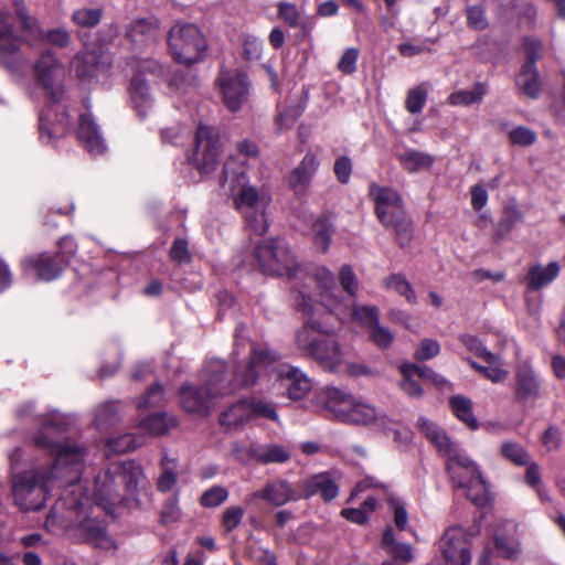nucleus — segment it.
<instances>
[{"mask_svg": "<svg viewBox=\"0 0 565 565\" xmlns=\"http://www.w3.org/2000/svg\"><path fill=\"white\" fill-rule=\"evenodd\" d=\"M279 17L290 26L295 28L299 22V11L292 3H280L278 7Z\"/></svg>", "mask_w": 565, "mask_h": 565, "instance_id": "nucleus-59", "label": "nucleus"}, {"mask_svg": "<svg viewBox=\"0 0 565 565\" xmlns=\"http://www.w3.org/2000/svg\"><path fill=\"white\" fill-rule=\"evenodd\" d=\"M467 19L469 25L476 30H484L488 26L484 10L479 6L468 7Z\"/></svg>", "mask_w": 565, "mask_h": 565, "instance_id": "nucleus-56", "label": "nucleus"}, {"mask_svg": "<svg viewBox=\"0 0 565 565\" xmlns=\"http://www.w3.org/2000/svg\"><path fill=\"white\" fill-rule=\"evenodd\" d=\"M515 380V393L519 397L524 399L539 397L540 381L527 363L519 364Z\"/></svg>", "mask_w": 565, "mask_h": 565, "instance_id": "nucleus-26", "label": "nucleus"}, {"mask_svg": "<svg viewBox=\"0 0 565 565\" xmlns=\"http://www.w3.org/2000/svg\"><path fill=\"white\" fill-rule=\"evenodd\" d=\"M339 281L343 290L347 291L348 295H350L351 297L356 296L360 288V282L351 266L343 265L340 268Z\"/></svg>", "mask_w": 565, "mask_h": 565, "instance_id": "nucleus-47", "label": "nucleus"}, {"mask_svg": "<svg viewBox=\"0 0 565 565\" xmlns=\"http://www.w3.org/2000/svg\"><path fill=\"white\" fill-rule=\"evenodd\" d=\"M340 372H344L355 377L373 375V370L370 366L363 363L349 362L348 355H345V362L343 364V369Z\"/></svg>", "mask_w": 565, "mask_h": 565, "instance_id": "nucleus-60", "label": "nucleus"}, {"mask_svg": "<svg viewBox=\"0 0 565 565\" xmlns=\"http://www.w3.org/2000/svg\"><path fill=\"white\" fill-rule=\"evenodd\" d=\"M370 340L380 349H387L394 342L393 332L379 321L369 331Z\"/></svg>", "mask_w": 565, "mask_h": 565, "instance_id": "nucleus-44", "label": "nucleus"}, {"mask_svg": "<svg viewBox=\"0 0 565 565\" xmlns=\"http://www.w3.org/2000/svg\"><path fill=\"white\" fill-rule=\"evenodd\" d=\"M301 499V493L285 479H276L266 482L259 490L250 493L246 498L248 504H254L257 500H263L274 507H282L289 502Z\"/></svg>", "mask_w": 565, "mask_h": 565, "instance_id": "nucleus-18", "label": "nucleus"}, {"mask_svg": "<svg viewBox=\"0 0 565 565\" xmlns=\"http://www.w3.org/2000/svg\"><path fill=\"white\" fill-rule=\"evenodd\" d=\"M253 458L262 463H284L290 459V451L287 447L281 445H265L256 447L252 450Z\"/></svg>", "mask_w": 565, "mask_h": 565, "instance_id": "nucleus-29", "label": "nucleus"}, {"mask_svg": "<svg viewBox=\"0 0 565 565\" xmlns=\"http://www.w3.org/2000/svg\"><path fill=\"white\" fill-rule=\"evenodd\" d=\"M162 401H163V388L161 385L154 384L147 391V393L143 396L138 398L137 407L142 408V407L157 406V405H160Z\"/></svg>", "mask_w": 565, "mask_h": 565, "instance_id": "nucleus-52", "label": "nucleus"}, {"mask_svg": "<svg viewBox=\"0 0 565 565\" xmlns=\"http://www.w3.org/2000/svg\"><path fill=\"white\" fill-rule=\"evenodd\" d=\"M110 67V56L102 50L85 51L76 57L77 77L82 82L104 75Z\"/></svg>", "mask_w": 565, "mask_h": 565, "instance_id": "nucleus-19", "label": "nucleus"}, {"mask_svg": "<svg viewBox=\"0 0 565 565\" xmlns=\"http://www.w3.org/2000/svg\"><path fill=\"white\" fill-rule=\"evenodd\" d=\"M315 245L323 253L329 249L334 232L333 221L329 215H320L310 225Z\"/></svg>", "mask_w": 565, "mask_h": 565, "instance_id": "nucleus-27", "label": "nucleus"}, {"mask_svg": "<svg viewBox=\"0 0 565 565\" xmlns=\"http://www.w3.org/2000/svg\"><path fill=\"white\" fill-rule=\"evenodd\" d=\"M77 531L85 532L86 540H88L96 547L103 550H110L115 547V542L107 535L104 526L95 520H85V522L79 525Z\"/></svg>", "mask_w": 565, "mask_h": 565, "instance_id": "nucleus-31", "label": "nucleus"}, {"mask_svg": "<svg viewBox=\"0 0 565 565\" xmlns=\"http://www.w3.org/2000/svg\"><path fill=\"white\" fill-rule=\"evenodd\" d=\"M70 420L67 416L51 413L43 416L33 437L34 445L49 452V469L22 471L12 477L14 504L24 512L42 510L63 473L71 471Z\"/></svg>", "mask_w": 565, "mask_h": 565, "instance_id": "nucleus-2", "label": "nucleus"}, {"mask_svg": "<svg viewBox=\"0 0 565 565\" xmlns=\"http://www.w3.org/2000/svg\"><path fill=\"white\" fill-rule=\"evenodd\" d=\"M249 418V411L247 401L238 402L232 405L228 409L222 413L221 424L227 427H234L247 422Z\"/></svg>", "mask_w": 565, "mask_h": 565, "instance_id": "nucleus-40", "label": "nucleus"}, {"mask_svg": "<svg viewBox=\"0 0 565 565\" xmlns=\"http://www.w3.org/2000/svg\"><path fill=\"white\" fill-rule=\"evenodd\" d=\"M262 273L269 276H294L299 263L288 244L280 238L260 239L253 247Z\"/></svg>", "mask_w": 565, "mask_h": 565, "instance_id": "nucleus-8", "label": "nucleus"}, {"mask_svg": "<svg viewBox=\"0 0 565 565\" xmlns=\"http://www.w3.org/2000/svg\"><path fill=\"white\" fill-rule=\"evenodd\" d=\"M347 424L363 426H374L384 430L387 435L392 434L395 439L401 435L398 424L393 423L386 416L382 415L373 405L361 398H356L352 412L349 414Z\"/></svg>", "mask_w": 565, "mask_h": 565, "instance_id": "nucleus-17", "label": "nucleus"}, {"mask_svg": "<svg viewBox=\"0 0 565 565\" xmlns=\"http://www.w3.org/2000/svg\"><path fill=\"white\" fill-rule=\"evenodd\" d=\"M302 108L294 105L279 110L275 118V125L278 131H285L294 127L297 119L300 117Z\"/></svg>", "mask_w": 565, "mask_h": 565, "instance_id": "nucleus-43", "label": "nucleus"}, {"mask_svg": "<svg viewBox=\"0 0 565 565\" xmlns=\"http://www.w3.org/2000/svg\"><path fill=\"white\" fill-rule=\"evenodd\" d=\"M129 96L138 116L146 117L154 105L148 81L142 74H136L130 82Z\"/></svg>", "mask_w": 565, "mask_h": 565, "instance_id": "nucleus-24", "label": "nucleus"}, {"mask_svg": "<svg viewBox=\"0 0 565 565\" xmlns=\"http://www.w3.org/2000/svg\"><path fill=\"white\" fill-rule=\"evenodd\" d=\"M460 341L462 342V344L472 353H475L476 355L480 356V358H483L486 356L487 353H490V351H488L483 344L481 343V341L473 337V335H470V334H463L460 337Z\"/></svg>", "mask_w": 565, "mask_h": 565, "instance_id": "nucleus-63", "label": "nucleus"}, {"mask_svg": "<svg viewBox=\"0 0 565 565\" xmlns=\"http://www.w3.org/2000/svg\"><path fill=\"white\" fill-rule=\"evenodd\" d=\"M158 30V22L154 19H137L127 28V36L132 42H141L143 39L154 38Z\"/></svg>", "mask_w": 565, "mask_h": 565, "instance_id": "nucleus-35", "label": "nucleus"}, {"mask_svg": "<svg viewBox=\"0 0 565 565\" xmlns=\"http://www.w3.org/2000/svg\"><path fill=\"white\" fill-rule=\"evenodd\" d=\"M313 280L316 290L302 295L299 303L306 321L296 331L295 343L305 355L313 359L323 370L340 372L348 353L335 339L331 338L334 328L329 318L337 315L342 319L347 308L338 299V287L330 269L317 268Z\"/></svg>", "mask_w": 565, "mask_h": 565, "instance_id": "nucleus-1", "label": "nucleus"}, {"mask_svg": "<svg viewBox=\"0 0 565 565\" xmlns=\"http://www.w3.org/2000/svg\"><path fill=\"white\" fill-rule=\"evenodd\" d=\"M510 142L514 146L527 147L536 141L535 132L524 126H519L509 132Z\"/></svg>", "mask_w": 565, "mask_h": 565, "instance_id": "nucleus-48", "label": "nucleus"}, {"mask_svg": "<svg viewBox=\"0 0 565 565\" xmlns=\"http://www.w3.org/2000/svg\"><path fill=\"white\" fill-rule=\"evenodd\" d=\"M403 380L401 382V388L405 394L409 397H420L423 395V390L419 384L414 380L413 372H408V374H402Z\"/></svg>", "mask_w": 565, "mask_h": 565, "instance_id": "nucleus-61", "label": "nucleus"}, {"mask_svg": "<svg viewBox=\"0 0 565 565\" xmlns=\"http://www.w3.org/2000/svg\"><path fill=\"white\" fill-rule=\"evenodd\" d=\"M359 58V50L349 47L344 51L338 62V68L344 74H352L356 70V62Z\"/></svg>", "mask_w": 565, "mask_h": 565, "instance_id": "nucleus-54", "label": "nucleus"}, {"mask_svg": "<svg viewBox=\"0 0 565 565\" xmlns=\"http://www.w3.org/2000/svg\"><path fill=\"white\" fill-rule=\"evenodd\" d=\"M244 516V510L241 507H230L223 512L222 524L227 532L233 531L239 525Z\"/></svg>", "mask_w": 565, "mask_h": 565, "instance_id": "nucleus-55", "label": "nucleus"}, {"mask_svg": "<svg viewBox=\"0 0 565 565\" xmlns=\"http://www.w3.org/2000/svg\"><path fill=\"white\" fill-rule=\"evenodd\" d=\"M301 498H310L320 494L326 501L333 500L338 493L339 488L334 480L327 472L318 473L305 479L301 482Z\"/></svg>", "mask_w": 565, "mask_h": 565, "instance_id": "nucleus-25", "label": "nucleus"}, {"mask_svg": "<svg viewBox=\"0 0 565 565\" xmlns=\"http://www.w3.org/2000/svg\"><path fill=\"white\" fill-rule=\"evenodd\" d=\"M450 406L456 417L469 428L476 429L478 427V420L472 414L471 399L460 395L454 396L450 398Z\"/></svg>", "mask_w": 565, "mask_h": 565, "instance_id": "nucleus-36", "label": "nucleus"}, {"mask_svg": "<svg viewBox=\"0 0 565 565\" xmlns=\"http://www.w3.org/2000/svg\"><path fill=\"white\" fill-rule=\"evenodd\" d=\"M22 274L40 281H52L61 276L67 265L64 253H36L21 259Z\"/></svg>", "mask_w": 565, "mask_h": 565, "instance_id": "nucleus-12", "label": "nucleus"}, {"mask_svg": "<svg viewBox=\"0 0 565 565\" xmlns=\"http://www.w3.org/2000/svg\"><path fill=\"white\" fill-rule=\"evenodd\" d=\"M247 169L244 164L231 160L224 166L221 186L234 198L236 207L243 213L250 231L264 235L268 230L266 209L270 198L249 185Z\"/></svg>", "mask_w": 565, "mask_h": 565, "instance_id": "nucleus-4", "label": "nucleus"}, {"mask_svg": "<svg viewBox=\"0 0 565 565\" xmlns=\"http://www.w3.org/2000/svg\"><path fill=\"white\" fill-rule=\"evenodd\" d=\"M487 93V85L481 82H477L469 88L458 89L451 93L448 97V102L452 106L469 107L475 104H480Z\"/></svg>", "mask_w": 565, "mask_h": 565, "instance_id": "nucleus-28", "label": "nucleus"}, {"mask_svg": "<svg viewBox=\"0 0 565 565\" xmlns=\"http://www.w3.org/2000/svg\"><path fill=\"white\" fill-rule=\"evenodd\" d=\"M473 535L459 525L447 527L438 542V565H470Z\"/></svg>", "mask_w": 565, "mask_h": 565, "instance_id": "nucleus-11", "label": "nucleus"}, {"mask_svg": "<svg viewBox=\"0 0 565 565\" xmlns=\"http://www.w3.org/2000/svg\"><path fill=\"white\" fill-rule=\"evenodd\" d=\"M524 50L527 62L523 65L518 75L516 84L526 96L536 98L541 92L542 84L535 67V62L540 57L542 44L539 40L525 39Z\"/></svg>", "mask_w": 565, "mask_h": 565, "instance_id": "nucleus-16", "label": "nucleus"}, {"mask_svg": "<svg viewBox=\"0 0 565 565\" xmlns=\"http://www.w3.org/2000/svg\"><path fill=\"white\" fill-rule=\"evenodd\" d=\"M398 160L402 168L408 173L428 170L434 162L431 156L416 150H408L398 154Z\"/></svg>", "mask_w": 565, "mask_h": 565, "instance_id": "nucleus-34", "label": "nucleus"}, {"mask_svg": "<svg viewBox=\"0 0 565 565\" xmlns=\"http://www.w3.org/2000/svg\"><path fill=\"white\" fill-rule=\"evenodd\" d=\"M559 273V265L555 262L546 266H533L527 275V286L530 289L539 290L542 287L551 284Z\"/></svg>", "mask_w": 565, "mask_h": 565, "instance_id": "nucleus-30", "label": "nucleus"}, {"mask_svg": "<svg viewBox=\"0 0 565 565\" xmlns=\"http://www.w3.org/2000/svg\"><path fill=\"white\" fill-rule=\"evenodd\" d=\"M262 41L258 38L248 35L244 39L243 54L246 60H258L262 55Z\"/></svg>", "mask_w": 565, "mask_h": 565, "instance_id": "nucleus-57", "label": "nucleus"}, {"mask_svg": "<svg viewBox=\"0 0 565 565\" xmlns=\"http://www.w3.org/2000/svg\"><path fill=\"white\" fill-rule=\"evenodd\" d=\"M501 454L504 458L519 466L525 465L529 460V455L525 449L521 445L512 441L502 444Z\"/></svg>", "mask_w": 565, "mask_h": 565, "instance_id": "nucleus-46", "label": "nucleus"}, {"mask_svg": "<svg viewBox=\"0 0 565 565\" xmlns=\"http://www.w3.org/2000/svg\"><path fill=\"white\" fill-rule=\"evenodd\" d=\"M350 316L367 331L380 321V310L376 306L352 305Z\"/></svg>", "mask_w": 565, "mask_h": 565, "instance_id": "nucleus-38", "label": "nucleus"}, {"mask_svg": "<svg viewBox=\"0 0 565 565\" xmlns=\"http://www.w3.org/2000/svg\"><path fill=\"white\" fill-rule=\"evenodd\" d=\"M77 138L93 156L103 154L107 147L95 121L87 115L79 118Z\"/></svg>", "mask_w": 565, "mask_h": 565, "instance_id": "nucleus-23", "label": "nucleus"}, {"mask_svg": "<svg viewBox=\"0 0 565 565\" xmlns=\"http://www.w3.org/2000/svg\"><path fill=\"white\" fill-rule=\"evenodd\" d=\"M145 480L139 465L132 461L113 462L105 475L96 480V504L111 514L114 507L122 501L124 494L134 493L143 486Z\"/></svg>", "mask_w": 565, "mask_h": 565, "instance_id": "nucleus-7", "label": "nucleus"}, {"mask_svg": "<svg viewBox=\"0 0 565 565\" xmlns=\"http://www.w3.org/2000/svg\"><path fill=\"white\" fill-rule=\"evenodd\" d=\"M318 167V157L311 151L307 152L299 164L292 169L288 178V184L295 193L306 192Z\"/></svg>", "mask_w": 565, "mask_h": 565, "instance_id": "nucleus-22", "label": "nucleus"}, {"mask_svg": "<svg viewBox=\"0 0 565 565\" xmlns=\"http://www.w3.org/2000/svg\"><path fill=\"white\" fill-rule=\"evenodd\" d=\"M426 98L427 92L422 87H415L408 92L405 107L409 113L417 114L423 109Z\"/></svg>", "mask_w": 565, "mask_h": 565, "instance_id": "nucleus-51", "label": "nucleus"}, {"mask_svg": "<svg viewBox=\"0 0 565 565\" xmlns=\"http://www.w3.org/2000/svg\"><path fill=\"white\" fill-rule=\"evenodd\" d=\"M102 18L100 9H81L75 12L73 20L83 26H94Z\"/></svg>", "mask_w": 565, "mask_h": 565, "instance_id": "nucleus-53", "label": "nucleus"}, {"mask_svg": "<svg viewBox=\"0 0 565 565\" xmlns=\"http://www.w3.org/2000/svg\"><path fill=\"white\" fill-rule=\"evenodd\" d=\"M482 359L486 362V365L478 364L470 360L469 363L475 370L482 373L487 379L494 383L502 382L507 379L508 372L502 367V363L499 356L490 352L487 353Z\"/></svg>", "mask_w": 565, "mask_h": 565, "instance_id": "nucleus-33", "label": "nucleus"}, {"mask_svg": "<svg viewBox=\"0 0 565 565\" xmlns=\"http://www.w3.org/2000/svg\"><path fill=\"white\" fill-rule=\"evenodd\" d=\"M169 49L174 61L191 65L201 61L206 50L205 39L200 29L190 23H177L170 30Z\"/></svg>", "mask_w": 565, "mask_h": 565, "instance_id": "nucleus-9", "label": "nucleus"}, {"mask_svg": "<svg viewBox=\"0 0 565 565\" xmlns=\"http://www.w3.org/2000/svg\"><path fill=\"white\" fill-rule=\"evenodd\" d=\"M390 505L394 514L395 525L399 530H405L407 526L408 514L404 504L398 500L392 499L390 501Z\"/></svg>", "mask_w": 565, "mask_h": 565, "instance_id": "nucleus-62", "label": "nucleus"}, {"mask_svg": "<svg viewBox=\"0 0 565 565\" xmlns=\"http://www.w3.org/2000/svg\"><path fill=\"white\" fill-rule=\"evenodd\" d=\"M207 393L199 387L185 384L180 388V403L188 413L207 415L214 399L233 393L238 387H248L254 384V376L243 379L242 370L234 374V382L225 381V363L213 360L205 366Z\"/></svg>", "mask_w": 565, "mask_h": 565, "instance_id": "nucleus-5", "label": "nucleus"}, {"mask_svg": "<svg viewBox=\"0 0 565 565\" xmlns=\"http://www.w3.org/2000/svg\"><path fill=\"white\" fill-rule=\"evenodd\" d=\"M518 525L512 521L503 522L494 533L497 551L504 558L516 559L521 554V544L516 536Z\"/></svg>", "mask_w": 565, "mask_h": 565, "instance_id": "nucleus-21", "label": "nucleus"}, {"mask_svg": "<svg viewBox=\"0 0 565 565\" xmlns=\"http://www.w3.org/2000/svg\"><path fill=\"white\" fill-rule=\"evenodd\" d=\"M19 50V40L13 25L0 12V52L13 54Z\"/></svg>", "mask_w": 565, "mask_h": 565, "instance_id": "nucleus-39", "label": "nucleus"}, {"mask_svg": "<svg viewBox=\"0 0 565 565\" xmlns=\"http://www.w3.org/2000/svg\"><path fill=\"white\" fill-rule=\"evenodd\" d=\"M180 516V508L178 505V500L175 498L169 499L161 512V519L164 523L174 522Z\"/></svg>", "mask_w": 565, "mask_h": 565, "instance_id": "nucleus-64", "label": "nucleus"}, {"mask_svg": "<svg viewBox=\"0 0 565 565\" xmlns=\"http://www.w3.org/2000/svg\"><path fill=\"white\" fill-rule=\"evenodd\" d=\"M161 475L157 481V488L161 492H168L173 489L177 483V460L163 454L161 458Z\"/></svg>", "mask_w": 565, "mask_h": 565, "instance_id": "nucleus-37", "label": "nucleus"}, {"mask_svg": "<svg viewBox=\"0 0 565 565\" xmlns=\"http://www.w3.org/2000/svg\"><path fill=\"white\" fill-rule=\"evenodd\" d=\"M221 145L217 131L209 126H199L194 149L190 156L192 163L202 172H211L220 158Z\"/></svg>", "mask_w": 565, "mask_h": 565, "instance_id": "nucleus-14", "label": "nucleus"}, {"mask_svg": "<svg viewBox=\"0 0 565 565\" xmlns=\"http://www.w3.org/2000/svg\"><path fill=\"white\" fill-rule=\"evenodd\" d=\"M279 360V354L267 347H254L249 364L242 371L243 379L254 376V382L264 371H271L277 375L279 388L285 390L291 399H301L311 390L312 384L299 369L288 364L275 365Z\"/></svg>", "mask_w": 565, "mask_h": 565, "instance_id": "nucleus-6", "label": "nucleus"}, {"mask_svg": "<svg viewBox=\"0 0 565 565\" xmlns=\"http://www.w3.org/2000/svg\"><path fill=\"white\" fill-rule=\"evenodd\" d=\"M384 287L406 298L409 303L416 302V295L409 281L399 274L390 275L384 279Z\"/></svg>", "mask_w": 565, "mask_h": 565, "instance_id": "nucleus-41", "label": "nucleus"}, {"mask_svg": "<svg viewBox=\"0 0 565 565\" xmlns=\"http://www.w3.org/2000/svg\"><path fill=\"white\" fill-rule=\"evenodd\" d=\"M228 497V491L223 487H213L201 497V504L205 508H215L222 504Z\"/></svg>", "mask_w": 565, "mask_h": 565, "instance_id": "nucleus-50", "label": "nucleus"}, {"mask_svg": "<svg viewBox=\"0 0 565 565\" xmlns=\"http://www.w3.org/2000/svg\"><path fill=\"white\" fill-rule=\"evenodd\" d=\"M352 172V162L349 157L342 156L334 162V173L339 182H349Z\"/></svg>", "mask_w": 565, "mask_h": 565, "instance_id": "nucleus-58", "label": "nucleus"}, {"mask_svg": "<svg viewBox=\"0 0 565 565\" xmlns=\"http://www.w3.org/2000/svg\"><path fill=\"white\" fill-rule=\"evenodd\" d=\"M439 351L440 345L436 340L424 339L415 349L414 358L417 361L430 360L438 355Z\"/></svg>", "mask_w": 565, "mask_h": 565, "instance_id": "nucleus-49", "label": "nucleus"}, {"mask_svg": "<svg viewBox=\"0 0 565 565\" xmlns=\"http://www.w3.org/2000/svg\"><path fill=\"white\" fill-rule=\"evenodd\" d=\"M370 196L375 203V212L385 227L393 228L397 234L408 233L409 221L405 215L401 195L392 188L377 184L370 185Z\"/></svg>", "mask_w": 565, "mask_h": 565, "instance_id": "nucleus-10", "label": "nucleus"}, {"mask_svg": "<svg viewBox=\"0 0 565 565\" xmlns=\"http://www.w3.org/2000/svg\"><path fill=\"white\" fill-rule=\"evenodd\" d=\"M177 425V420L167 414L149 416L140 422L139 429L145 436H157L167 433Z\"/></svg>", "mask_w": 565, "mask_h": 565, "instance_id": "nucleus-32", "label": "nucleus"}, {"mask_svg": "<svg viewBox=\"0 0 565 565\" xmlns=\"http://www.w3.org/2000/svg\"><path fill=\"white\" fill-rule=\"evenodd\" d=\"M143 443L132 434H124L108 439V447L114 452H126L140 447Z\"/></svg>", "mask_w": 565, "mask_h": 565, "instance_id": "nucleus-45", "label": "nucleus"}, {"mask_svg": "<svg viewBox=\"0 0 565 565\" xmlns=\"http://www.w3.org/2000/svg\"><path fill=\"white\" fill-rule=\"evenodd\" d=\"M356 398L358 396L344 388L327 387L323 391L324 409L330 416L342 423H345L352 412Z\"/></svg>", "mask_w": 565, "mask_h": 565, "instance_id": "nucleus-20", "label": "nucleus"}, {"mask_svg": "<svg viewBox=\"0 0 565 565\" xmlns=\"http://www.w3.org/2000/svg\"><path fill=\"white\" fill-rule=\"evenodd\" d=\"M217 82L223 103L227 109L238 111L247 104L250 83L246 73L237 70L223 71Z\"/></svg>", "mask_w": 565, "mask_h": 565, "instance_id": "nucleus-15", "label": "nucleus"}, {"mask_svg": "<svg viewBox=\"0 0 565 565\" xmlns=\"http://www.w3.org/2000/svg\"><path fill=\"white\" fill-rule=\"evenodd\" d=\"M418 426L422 433L447 457V470L452 482L467 489V497L475 504L486 505L489 501V486L479 466L430 420L419 418Z\"/></svg>", "mask_w": 565, "mask_h": 565, "instance_id": "nucleus-3", "label": "nucleus"}, {"mask_svg": "<svg viewBox=\"0 0 565 565\" xmlns=\"http://www.w3.org/2000/svg\"><path fill=\"white\" fill-rule=\"evenodd\" d=\"M247 407L249 411V418L263 417L270 420H277L278 418V414L274 405L264 399L252 397L247 401Z\"/></svg>", "mask_w": 565, "mask_h": 565, "instance_id": "nucleus-42", "label": "nucleus"}, {"mask_svg": "<svg viewBox=\"0 0 565 565\" xmlns=\"http://www.w3.org/2000/svg\"><path fill=\"white\" fill-rule=\"evenodd\" d=\"M64 70L57 58L51 53H43L34 66V75L42 86L46 99L57 105L64 97L65 89L62 84Z\"/></svg>", "mask_w": 565, "mask_h": 565, "instance_id": "nucleus-13", "label": "nucleus"}]
</instances>
